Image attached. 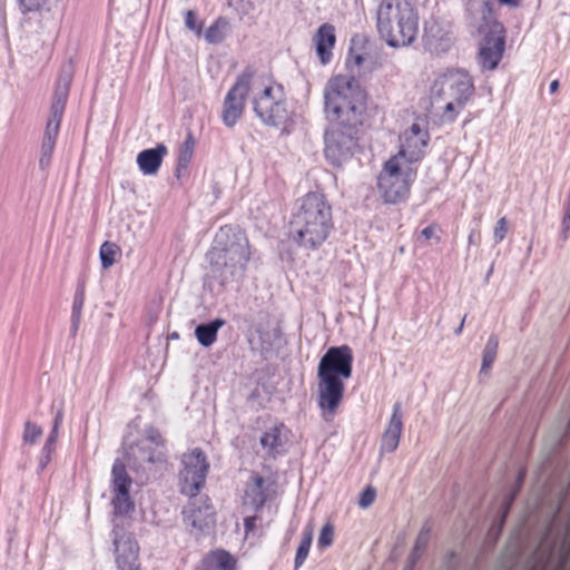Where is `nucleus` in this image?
Instances as JSON below:
<instances>
[{
	"instance_id": "e433bc0d",
	"label": "nucleus",
	"mask_w": 570,
	"mask_h": 570,
	"mask_svg": "<svg viewBox=\"0 0 570 570\" xmlns=\"http://www.w3.org/2000/svg\"><path fill=\"white\" fill-rule=\"evenodd\" d=\"M376 498V491L373 487L368 485L360 495L358 504L361 508H368Z\"/></svg>"
},
{
	"instance_id": "864d4df0",
	"label": "nucleus",
	"mask_w": 570,
	"mask_h": 570,
	"mask_svg": "<svg viewBox=\"0 0 570 570\" xmlns=\"http://www.w3.org/2000/svg\"><path fill=\"white\" fill-rule=\"evenodd\" d=\"M463 324H464V320H463V321H462V323L460 324V328H459L458 333H460V332H461V330H462V327H463Z\"/></svg>"
},
{
	"instance_id": "20e7f679",
	"label": "nucleus",
	"mask_w": 570,
	"mask_h": 570,
	"mask_svg": "<svg viewBox=\"0 0 570 570\" xmlns=\"http://www.w3.org/2000/svg\"><path fill=\"white\" fill-rule=\"evenodd\" d=\"M207 256L213 273L223 283L232 281L242 276L246 269L250 259L249 240L239 229L222 227Z\"/></svg>"
},
{
	"instance_id": "6ab92c4d",
	"label": "nucleus",
	"mask_w": 570,
	"mask_h": 570,
	"mask_svg": "<svg viewBox=\"0 0 570 570\" xmlns=\"http://www.w3.org/2000/svg\"><path fill=\"white\" fill-rule=\"evenodd\" d=\"M289 430L283 422L275 424L267 429L261 436V445L266 450V453L271 458H276L281 452L282 448L287 439Z\"/></svg>"
},
{
	"instance_id": "f704fd0d",
	"label": "nucleus",
	"mask_w": 570,
	"mask_h": 570,
	"mask_svg": "<svg viewBox=\"0 0 570 570\" xmlns=\"http://www.w3.org/2000/svg\"><path fill=\"white\" fill-rule=\"evenodd\" d=\"M185 24L189 30L195 31L198 36L203 31V22L197 20L196 13L193 10H188L185 13Z\"/></svg>"
},
{
	"instance_id": "a211bd4d",
	"label": "nucleus",
	"mask_w": 570,
	"mask_h": 570,
	"mask_svg": "<svg viewBox=\"0 0 570 570\" xmlns=\"http://www.w3.org/2000/svg\"><path fill=\"white\" fill-rule=\"evenodd\" d=\"M316 53L320 61L326 65L332 59V51L336 43L335 28L331 23H323L314 36Z\"/></svg>"
},
{
	"instance_id": "b1692460",
	"label": "nucleus",
	"mask_w": 570,
	"mask_h": 570,
	"mask_svg": "<svg viewBox=\"0 0 570 570\" xmlns=\"http://www.w3.org/2000/svg\"><path fill=\"white\" fill-rule=\"evenodd\" d=\"M225 324L222 318H216L210 323L200 324L195 330V336L199 344L205 347L213 345L217 340V333L220 327Z\"/></svg>"
},
{
	"instance_id": "9d476101",
	"label": "nucleus",
	"mask_w": 570,
	"mask_h": 570,
	"mask_svg": "<svg viewBox=\"0 0 570 570\" xmlns=\"http://www.w3.org/2000/svg\"><path fill=\"white\" fill-rule=\"evenodd\" d=\"M71 80L69 77L59 78L53 92V99L50 107V115L47 121L43 140L42 154L50 157L59 135L61 119L66 109Z\"/></svg>"
},
{
	"instance_id": "79ce46f5",
	"label": "nucleus",
	"mask_w": 570,
	"mask_h": 570,
	"mask_svg": "<svg viewBox=\"0 0 570 570\" xmlns=\"http://www.w3.org/2000/svg\"><path fill=\"white\" fill-rule=\"evenodd\" d=\"M514 497H515V493H512L504 502L503 507H502V518H501V524L504 522V519L505 517L508 515L509 513V510L511 508V504L514 500Z\"/></svg>"
},
{
	"instance_id": "ea45409f",
	"label": "nucleus",
	"mask_w": 570,
	"mask_h": 570,
	"mask_svg": "<svg viewBox=\"0 0 570 570\" xmlns=\"http://www.w3.org/2000/svg\"><path fill=\"white\" fill-rule=\"evenodd\" d=\"M429 541V530H422L416 539L414 551L419 552L421 549H424Z\"/></svg>"
},
{
	"instance_id": "f8f14e48",
	"label": "nucleus",
	"mask_w": 570,
	"mask_h": 570,
	"mask_svg": "<svg viewBox=\"0 0 570 570\" xmlns=\"http://www.w3.org/2000/svg\"><path fill=\"white\" fill-rule=\"evenodd\" d=\"M505 51V30L502 23L494 21L482 39L478 51V63L482 70L498 68Z\"/></svg>"
},
{
	"instance_id": "09e8293b",
	"label": "nucleus",
	"mask_w": 570,
	"mask_h": 570,
	"mask_svg": "<svg viewBox=\"0 0 570 570\" xmlns=\"http://www.w3.org/2000/svg\"><path fill=\"white\" fill-rule=\"evenodd\" d=\"M150 440L156 443V444H159L160 441H161V436L159 434H156L155 436H150Z\"/></svg>"
},
{
	"instance_id": "473e14b6",
	"label": "nucleus",
	"mask_w": 570,
	"mask_h": 570,
	"mask_svg": "<svg viewBox=\"0 0 570 570\" xmlns=\"http://www.w3.org/2000/svg\"><path fill=\"white\" fill-rule=\"evenodd\" d=\"M42 435V429L38 424L27 421L23 429V441L28 444H35Z\"/></svg>"
},
{
	"instance_id": "2eb2a0df",
	"label": "nucleus",
	"mask_w": 570,
	"mask_h": 570,
	"mask_svg": "<svg viewBox=\"0 0 570 570\" xmlns=\"http://www.w3.org/2000/svg\"><path fill=\"white\" fill-rule=\"evenodd\" d=\"M277 481L275 475L264 478L257 472H253L249 476L245 498L254 507L255 511H259L264 505L277 494Z\"/></svg>"
},
{
	"instance_id": "3c124183",
	"label": "nucleus",
	"mask_w": 570,
	"mask_h": 570,
	"mask_svg": "<svg viewBox=\"0 0 570 570\" xmlns=\"http://www.w3.org/2000/svg\"><path fill=\"white\" fill-rule=\"evenodd\" d=\"M472 240H474V237H473V234H470L469 242L472 243Z\"/></svg>"
},
{
	"instance_id": "603ef678",
	"label": "nucleus",
	"mask_w": 570,
	"mask_h": 570,
	"mask_svg": "<svg viewBox=\"0 0 570 570\" xmlns=\"http://www.w3.org/2000/svg\"><path fill=\"white\" fill-rule=\"evenodd\" d=\"M472 240H474V237H473V234H470L469 242L472 243Z\"/></svg>"
},
{
	"instance_id": "39448f33",
	"label": "nucleus",
	"mask_w": 570,
	"mask_h": 570,
	"mask_svg": "<svg viewBox=\"0 0 570 570\" xmlns=\"http://www.w3.org/2000/svg\"><path fill=\"white\" fill-rule=\"evenodd\" d=\"M376 24L380 36L390 47H405L417 36L419 14L407 0H382Z\"/></svg>"
},
{
	"instance_id": "c85d7f7f",
	"label": "nucleus",
	"mask_w": 570,
	"mask_h": 570,
	"mask_svg": "<svg viewBox=\"0 0 570 570\" xmlns=\"http://www.w3.org/2000/svg\"><path fill=\"white\" fill-rule=\"evenodd\" d=\"M85 305V289L78 288L72 302V335H76L81 320V312Z\"/></svg>"
},
{
	"instance_id": "a18cd8bd",
	"label": "nucleus",
	"mask_w": 570,
	"mask_h": 570,
	"mask_svg": "<svg viewBox=\"0 0 570 570\" xmlns=\"http://www.w3.org/2000/svg\"><path fill=\"white\" fill-rule=\"evenodd\" d=\"M498 1L502 4H507L510 7H517V6H519L521 0H498Z\"/></svg>"
},
{
	"instance_id": "4468645a",
	"label": "nucleus",
	"mask_w": 570,
	"mask_h": 570,
	"mask_svg": "<svg viewBox=\"0 0 570 570\" xmlns=\"http://www.w3.org/2000/svg\"><path fill=\"white\" fill-rule=\"evenodd\" d=\"M345 127L337 124L325 132V156L333 165L338 166L353 155L354 137L343 130Z\"/></svg>"
},
{
	"instance_id": "58836bf2",
	"label": "nucleus",
	"mask_w": 570,
	"mask_h": 570,
	"mask_svg": "<svg viewBox=\"0 0 570 570\" xmlns=\"http://www.w3.org/2000/svg\"><path fill=\"white\" fill-rule=\"evenodd\" d=\"M57 439H58V432L51 431V433H50L49 438L47 439V442L43 446V453H46L47 460H49L50 454L56 449Z\"/></svg>"
},
{
	"instance_id": "393cba45",
	"label": "nucleus",
	"mask_w": 570,
	"mask_h": 570,
	"mask_svg": "<svg viewBox=\"0 0 570 570\" xmlns=\"http://www.w3.org/2000/svg\"><path fill=\"white\" fill-rule=\"evenodd\" d=\"M121 256L120 247L112 242H105L99 249L101 266L105 269L110 268Z\"/></svg>"
},
{
	"instance_id": "8fccbe9b",
	"label": "nucleus",
	"mask_w": 570,
	"mask_h": 570,
	"mask_svg": "<svg viewBox=\"0 0 570 570\" xmlns=\"http://www.w3.org/2000/svg\"><path fill=\"white\" fill-rule=\"evenodd\" d=\"M523 478H524V472H523V471H521V472L519 473L518 481L521 483V482H522V480H523Z\"/></svg>"
},
{
	"instance_id": "412c9836",
	"label": "nucleus",
	"mask_w": 570,
	"mask_h": 570,
	"mask_svg": "<svg viewBox=\"0 0 570 570\" xmlns=\"http://www.w3.org/2000/svg\"><path fill=\"white\" fill-rule=\"evenodd\" d=\"M202 566L203 570H237V560L228 551L216 549L205 556Z\"/></svg>"
},
{
	"instance_id": "c9c22d12",
	"label": "nucleus",
	"mask_w": 570,
	"mask_h": 570,
	"mask_svg": "<svg viewBox=\"0 0 570 570\" xmlns=\"http://www.w3.org/2000/svg\"><path fill=\"white\" fill-rule=\"evenodd\" d=\"M508 233V220L505 217H501L498 219L494 229H493V237L497 244L501 243Z\"/></svg>"
},
{
	"instance_id": "423d86ee",
	"label": "nucleus",
	"mask_w": 570,
	"mask_h": 570,
	"mask_svg": "<svg viewBox=\"0 0 570 570\" xmlns=\"http://www.w3.org/2000/svg\"><path fill=\"white\" fill-rule=\"evenodd\" d=\"M474 91L473 78L466 70L448 69L440 73L432 85L431 92L434 97L451 99L443 109L442 121L453 122L474 96Z\"/></svg>"
},
{
	"instance_id": "2f4dec72",
	"label": "nucleus",
	"mask_w": 570,
	"mask_h": 570,
	"mask_svg": "<svg viewBox=\"0 0 570 570\" xmlns=\"http://www.w3.org/2000/svg\"><path fill=\"white\" fill-rule=\"evenodd\" d=\"M19 10L23 16L40 12L49 0H17Z\"/></svg>"
},
{
	"instance_id": "6e6552de",
	"label": "nucleus",
	"mask_w": 570,
	"mask_h": 570,
	"mask_svg": "<svg viewBox=\"0 0 570 570\" xmlns=\"http://www.w3.org/2000/svg\"><path fill=\"white\" fill-rule=\"evenodd\" d=\"M253 104L255 114L268 126H283L289 118L284 87L271 77H259Z\"/></svg>"
},
{
	"instance_id": "de8ad7c7",
	"label": "nucleus",
	"mask_w": 570,
	"mask_h": 570,
	"mask_svg": "<svg viewBox=\"0 0 570 570\" xmlns=\"http://www.w3.org/2000/svg\"><path fill=\"white\" fill-rule=\"evenodd\" d=\"M160 460H161L160 455L155 456L154 454H150V455L147 458V461H148V462H150V463H155V462H158V461H160Z\"/></svg>"
},
{
	"instance_id": "f03ea898",
	"label": "nucleus",
	"mask_w": 570,
	"mask_h": 570,
	"mask_svg": "<svg viewBox=\"0 0 570 570\" xmlns=\"http://www.w3.org/2000/svg\"><path fill=\"white\" fill-rule=\"evenodd\" d=\"M353 351L348 345L330 347L317 368V405L322 419L331 423L336 416L345 393V381L352 376Z\"/></svg>"
},
{
	"instance_id": "49530a36",
	"label": "nucleus",
	"mask_w": 570,
	"mask_h": 570,
	"mask_svg": "<svg viewBox=\"0 0 570 570\" xmlns=\"http://www.w3.org/2000/svg\"><path fill=\"white\" fill-rule=\"evenodd\" d=\"M559 86H560L559 80H553V81H551V83H550V86H549V90H550V92H551V94L557 92V91H558V89H559Z\"/></svg>"
},
{
	"instance_id": "5701e85b",
	"label": "nucleus",
	"mask_w": 570,
	"mask_h": 570,
	"mask_svg": "<svg viewBox=\"0 0 570 570\" xmlns=\"http://www.w3.org/2000/svg\"><path fill=\"white\" fill-rule=\"evenodd\" d=\"M132 479L127 472L126 464L121 460H116L111 470L112 492L130 491Z\"/></svg>"
},
{
	"instance_id": "f257e3e1",
	"label": "nucleus",
	"mask_w": 570,
	"mask_h": 570,
	"mask_svg": "<svg viewBox=\"0 0 570 570\" xmlns=\"http://www.w3.org/2000/svg\"><path fill=\"white\" fill-rule=\"evenodd\" d=\"M333 229L332 206L323 193L308 191L297 199L289 219V236L297 246L317 249Z\"/></svg>"
},
{
	"instance_id": "1a4fd4ad",
	"label": "nucleus",
	"mask_w": 570,
	"mask_h": 570,
	"mask_svg": "<svg viewBox=\"0 0 570 570\" xmlns=\"http://www.w3.org/2000/svg\"><path fill=\"white\" fill-rule=\"evenodd\" d=\"M181 463L184 468L179 473V491L193 499L205 487L209 463L205 453L198 448L185 453Z\"/></svg>"
},
{
	"instance_id": "7c9ffc66",
	"label": "nucleus",
	"mask_w": 570,
	"mask_h": 570,
	"mask_svg": "<svg viewBox=\"0 0 570 570\" xmlns=\"http://www.w3.org/2000/svg\"><path fill=\"white\" fill-rule=\"evenodd\" d=\"M194 148H195V140H194L191 134H189L179 149L178 168H180V167L187 168V166L191 161V158L194 155Z\"/></svg>"
},
{
	"instance_id": "72a5a7b5",
	"label": "nucleus",
	"mask_w": 570,
	"mask_h": 570,
	"mask_svg": "<svg viewBox=\"0 0 570 570\" xmlns=\"http://www.w3.org/2000/svg\"><path fill=\"white\" fill-rule=\"evenodd\" d=\"M334 541V527L327 522L324 524L321 529L320 535H318V547L326 548L330 547Z\"/></svg>"
},
{
	"instance_id": "a19ab883",
	"label": "nucleus",
	"mask_w": 570,
	"mask_h": 570,
	"mask_svg": "<svg viewBox=\"0 0 570 570\" xmlns=\"http://www.w3.org/2000/svg\"><path fill=\"white\" fill-rule=\"evenodd\" d=\"M364 61V57L360 53H355L353 49L350 50L348 57L346 59L347 65H354L356 67L361 66Z\"/></svg>"
},
{
	"instance_id": "4c0bfd02",
	"label": "nucleus",
	"mask_w": 570,
	"mask_h": 570,
	"mask_svg": "<svg viewBox=\"0 0 570 570\" xmlns=\"http://www.w3.org/2000/svg\"><path fill=\"white\" fill-rule=\"evenodd\" d=\"M440 226L435 223L430 224L429 226L424 227L420 233V238H422L424 242L430 240L432 238H436L438 242H440V236L438 235L440 232Z\"/></svg>"
},
{
	"instance_id": "9b49d317",
	"label": "nucleus",
	"mask_w": 570,
	"mask_h": 570,
	"mask_svg": "<svg viewBox=\"0 0 570 570\" xmlns=\"http://www.w3.org/2000/svg\"><path fill=\"white\" fill-rule=\"evenodd\" d=\"M253 76L252 70H245L228 90L222 110V120L227 127L235 126L242 118Z\"/></svg>"
},
{
	"instance_id": "dca6fc26",
	"label": "nucleus",
	"mask_w": 570,
	"mask_h": 570,
	"mask_svg": "<svg viewBox=\"0 0 570 570\" xmlns=\"http://www.w3.org/2000/svg\"><path fill=\"white\" fill-rule=\"evenodd\" d=\"M168 154L164 144H158L155 148L144 149L137 155V165L139 170L147 176L156 175Z\"/></svg>"
},
{
	"instance_id": "c03bdc74",
	"label": "nucleus",
	"mask_w": 570,
	"mask_h": 570,
	"mask_svg": "<svg viewBox=\"0 0 570 570\" xmlns=\"http://www.w3.org/2000/svg\"><path fill=\"white\" fill-rule=\"evenodd\" d=\"M62 419H63V413L62 411H59L56 415V419H55V423H53V428H52V431H56L58 432V429L59 426L61 425L62 423Z\"/></svg>"
},
{
	"instance_id": "cd10ccee",
	"label": "nucleus",
	"mask_w": 570,
	"mask_h": 570,
	"mask_svg": "<svg viewBox=\"0 0 570 570\" xmlns=\"http://www.w3.org/2000/svg\"><path fill=\"white\" fill-rule=\"evenodd\" d=\"M313 541V528L307 525L304 529L301 543L295 556V568H299L306 560Z\"/></svg>"
},
{
	"instance_id": "c756f323",
	"label": "nucleus",
	"mask_w": 570,
	"mask_h": 570,
	"mask_svg": "<svg viewBox=\"0 0 570 570\" xmlns=\"http://www.w3.org/2000/svg\"><path fill=\"white\" fill-rule=\"evenodd\" d=\"M499 347V340L495 335H491L488 340L483 352L482 358V371L488 370L492 366L493 362L497 357V352Z\"/></svg>"
},
{
	"instance_id": "a878e982",
	"label": "nucleus",
	"mask_w": 570,
	"mask_h": 570,
	"mask_svg": "<svg viewBox=\"0 0 570 570\" xmlns=\"http://www.w3.org/2000/svg\"><path fill=\"white\" fill-rule=\"evenodd\" d=\"M228 28H229L228 19L225 17H219L206 30L205 39L210 43H219L225 39Z\"/></svg>"
},
{
	"instance_id": "ddd939ff",
	"label": "nucleus",
	"mask_w": 570,
	"mask_h": 570,
	"mask_svg": "<svg viewBox=\"0 0 570 570\" xmlns=\"http://www.w3.org/2000/svg\"><path fill=\"white\" fill-rule=\"evenodd\" d=\"M429 140L428 129L422 128L419 124H413L402 134L400 149L392 157H401L406 164L417 167L424 157Z\"/></svg>"
},
{
	"instance_id": "f3484780",
	"label": "nucleus",
	"mask_w": 570,
	"mask_h": 570,
	"mask_svg": "<svg viewBox=\"0 0 570 570\" xmlns=\"http://www.w3.org/2000/svg\"><path fill=\"white\" fill-rule=\"evenodd\" d=\"M403 430L402 406L395 403L390 422L383 433L381 448L385 452H393L397 449Z\"/></svg>"
},
{
	"instance_id": "0eeeda50",
	"label": "nucleus",
	"mask_w": 570,
	"mask_h": 570,
	"mask_svg": "<svg viewBox=\"0 0 570 570\" xmlns=\"http://www.w3.org/2000/svg\"><path fill=\"white\" fill-rule=\"evenodd\" d=\"M417 176V167L406 164L401 157H390L377 176L376 187L384 204L405 203Z\"/></svg>"
},
{
	"instance_id": "7ed1b4c3",
	"label": "nucleus",
	"mask_w": 570,
	"mask_h": 570,
	"mask_svg": "<svg viewBox=\"0 0 570 570\" xmlns=\"http://www.w3.org/2000/svg\"><path fill=\"white\" fill-rule=\"evenodd\" d=\"M326 109L341 126L348 129L363 125L367 94L354 76L335 75L324 90Z\"/></svg>"
},
{
	"instance_id": "bb28decb",
	"label": "nucleus",
	"mask_w": 570,
	"mask_h": 570,
	"mask_svg": "<svg viewBox=\"0 0 570 570\" xmlns=\"http://www.w3.org/2000/svg\"><path fill=\"white\" fill-rule=\"evenodd\" d=\"M111 504L114 507L115 514L127 515L135 509V503L131 500L130 491L126 492H112Z\"/></svg>"
},
{
	"instance_id": "aec40b11",
	"label": "nucleus",
	"mask_w": 570,
	"mask_h": 570,
	"mask_svg": "<svg viewBox=\"0 0 570 570\" xmlns=\"http://www.w3.org/2000/svg\"><path fill=\"white\" fill-rule=\"evenodd\" d=\"M183 515L184 521L196 529H203L214 522V511L208 503L197 507L195 501H190L183 510Z\"/></svg>"
},
{
	"instance_id": "4be33fe9",
	"label": "nucleus",
	"mask_w": 570,
	"mask_h": 570,
	"mask_svg": "<svg viewBox=\"0 0 570 570\" xmlns=\"http://www.w3.org/2000/svg\"><path fill=\"white\" fill-rule=\"evenodd\" d=\"M116 546V562L119 570H139L138 551L139 548L136 542L128 540L124 549L120 547V541L115 540Z\"/></svg>"
},
{
	"instance_id": "37998d69",
	"label": "nucleus",
	"mask_w": 570,
	"mask_h": 570,
	"mask_svg": "<svg viewBox=\"0 0 570 570\" xmlns=\"http://www.w3.org/2000/svg\"><path fill=\"white\" fill-rule=\"evenodd\" d=\"M256 521H257V518L255 515L245 518L244 528H245L246 533H249L255 529Z\"/></svg>"
}]
</instances>
